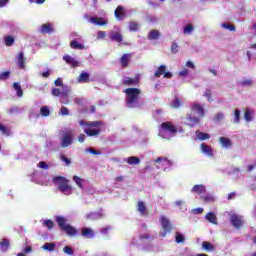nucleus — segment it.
<instances>
[{"mask_svg":"<svg viewBox=\"0 0 256 256\" xmlns=\"http://www.w3.org/2000/svg\"><path fill=\"white\" fill-rule=\"evenodd\" d=\"M123 93H125V104L128 109H136L137 107H140L139 99L141 97V89L139 88H126L123 90Z\"/></svg>","mask_w":256,"mask_h":256,"instance_id":"obj_1","label":"nucleus"},{"mask_svg":"<svg viewBox=\"0 0 256 256\" xmlns=\"http://www.w3.org/2000/svg\"><path fill=\"white\" fill-rule=\"evenodd\" d=\"M79 125H81V127H85L84 133H86L88 137H97L101 135V128H97V127H101V125H103V122L102 121L85 122V120H80Z\"/></svg>","mask_w":256,"mask_h":256,"instance_id":"obj_2","label":"nucleus"},{"mask_svg":"<svg viewBox=\"0 0 256 256\" xmlns=\"http://www.w3.org/2000/svg\"><path fill=\"white\" fill-rule=\"evenodd\" d=\"M52 182L58 185V191L63 195H71L73 187L69 185V180L63 176H55L52 178Z\"/></svg>","mask_w":256,"mask_h":256,"instance_id":"obj_3","label":"nucleus"},{"mask_svg":"<svg viewBox=\"0 0 256 256\" xmlns=\"http://www.w3.org/2000/svg\"><path fill=\"white\" fill-rule=\"evenodd\" d=\"M56 222L59 226V228L66 233L69 237H75L77 235V230L75 227L71 226L70 224H66L67 220H65L62 216L56 217Z\"/></svg>","mask_w":256,"mask_h":256,"instance_id":"obj_4","label":"nucleus"},{"mask_svg":"<svg viewBox=\"0 0 256 256\" xmlns=\"http://www.w3.org/2000/svg\"><path fill=\"white\" fill-rule=\"evenodd\" d=\"M160 133H168L169 135H177V126L171 121L160 124Z\"/></svg>","mask_w":256,"mask_h":256,"instance_id":"obj_5","label":"nucleus"},{"mask_svg":"<svg viewBox=\"0 0 256 256\" xmlns=\"http://www.w3.org/2000/svg\"><path fill=\"white\" fill-rule=\"evenodd\" d=\"M160 223L162 225L163 232H160L161 237H167V233H171L173 230V226L171 225V221L169 218L165 216L160 217Z\"/></svg>","mask_w":256,"mask_h":256,"instance_id":"obj_6","label":"nucleus"},{"mask_svg":"<svg viewBox=\"0 0 256 256\" xmlns=\"http://www.w3.org/2000/svg\"><path fill=\"white\" fill-rule=\"evenodd\" d=\"M230 223L235 229H241L243 225H245V220H243V217L238 214H232L230 216Z\"/></svg>","mask_w":256,"mask_h":256,"instance_id":"obj_7","label":"nucleus"},{"mask_svg":"<svg viewBox=\"0 0 256 256\" xmlns=\"http://www.w3.org/2000/svg\"><path fill=\"white\" fill-rule=\"evenodd\" d=\"M161 75H163L164 79H171V77H173V73L167 72V66L165 65H160L154 72V77H156L157 79H159Z\"/></svg>","mask_w":256,"mask_h":256,"instance_id":"obj_8","label":"nucleus"},{"mask_svg":"<svg viewBox=\"0 0 256 256\" xmlns=\"http://www.w3.org/2000/svg\"><path fill=\"white\" fill-rule=\"evenodd\" d=\"M201 123V118L199 116H193V114L189 113L186 116V122L185 125L187 127H196V125H199Z\"/></svg>","mask_w":256,"mask_h":256,"instance_id":"obj_9","label":"nucleus"},{"mask_svg":"<svg viewBox=\"0 0 256 256\" xmlns=\"http://www.w3.org/2000/svg\"><path fill=\"white\" fill-rule=\"evenodd\" d=\"M16 65L18 69H25V65L27 63V58L25 57L24 52H19L18 55L16 56Z\"/></svg>","mask_w":256,"mask_h":256,"instance_id":"obj_10","label":"nucleus"},{"mask_svg":"<svg viewBox=\"0 0 256 256\" xmlns=\"http://www.w3.org/2000/svg\"><path fill=\"white\" fill-rule=\"evenodd\" d=\"M192 113H197L198 117H205V108L201 106L199 103H194L191 106Z\"/></svg>","mask_w":256,"mask_h":256,"instance_id":"obj_11","label":"nucleus"},{"mask_svg":"<svg viewBox=\"0 0 256 256\" xmlns=\"http://www.w3.org/2000/svg\"><path fill=\"white\" fill-rule=\"evenodd\" d=\"M72 143H73V134H71V132L64 134V136L62 137L61 146L69 147V145H71Z\"/></svg>","mask_w":256,"mask_h":256,"instance_id":"obj_12","label":"nucleus"},{"mask_svg":"<svg viewBox=\"0 0 256 256\" xmlns=\"http://www.w3.org/2000/svg\"><path fill=\"white\" fill-rule=\"evenodd\" d=\"M131 54H123L120 58V65L122 69H127L129 67V63H131Z\"/></svg>","mask_w":256,"mask_h":256,"instance_id":"obj_13","label":"nucleus"},{"mask_svg":"<svg viewBox=\"0 0 256 256\" xmlns=\"http://www.w3.org/2000/svg\"><path fill=\"white\" fill-rule=\"evenodd\" d=\"M81 235L85 239H93V237H95V232L89 227H84L82 228Z\"/></svg>","mask_w":256,"mask_h":256,"instance_id":"obj_14","label":"nucleus"},{"mask_svg":"<svg viewBox=\"0 0 256 256\" xmlns=\"http://www.w3.org/2000/svg\"><path fill=\"white\" fill-rule=\"evenodd\" d=\"M114 15L118 21H123V19H125V8H123V6H117Z\"/></svg>","mask_w":256,"mask_h":256,"instance_id":"obj_15","label":"nucleus"},{"mask_svg":"<svg viewBox=\"0 0 256 256\" xmlns=\"http://www.w3.org/2000/svg\"><path fill=\"white\" fill-rule=\"evenodd\" d=\"M53 31L55 30L53 29V24L51 23L43 24L40 29V32L42 33V35H49L53 33Z\"/></svg>","mask_w":256,"mask_h":256,"instance_id":"obj_16","label":"nucleus"},{"mask_svg":"<svg viewBox=\"0 0 256 256\" xmlns=\"http://www.w3.org/2000/svg\"><path fill=\"white\" fill-rule=\"evenodd\" d=\"M63 59H64V61H66V63L68 65H71L73 68L79 67V61H77L75 58L71 57L69 54L64 55Z\"/></svg>","mask_w":256,"mask_h":256,"instance_id":"obj_17","label":"nucleus"},{"mask_svg":"<svg viewBox=\"0 0 256 256\" xmlns=\"http://www.w3.org/2000/svg\"><path fill=\"white\" fill-rule=\"evenodd\" d=\"M138 211L142 217H147L149 215V211L147 210V206L145 205V202L138 201Z\"/></svg>","mask_w":256,"mask_h":256,"instance_id":"obj_18","label":"nucleus"},{"mask_svg":"<svg viewBox=\"0 0 256 256\" xmlns=\"http://www.w3.org/2000/svg\"><path fill=\"white\" fill-rule=\"evenodd\" d=\"M200 149L204 155H208V157H213V148L205 143L200 145Z\"/></svg>","mask_w":256,"mask_h":256,"instance_id":"obj_19","label":"nucleus"},{"mask_svg":"<svg viewBox=\"0 0 256 256\" xmlns=\"http://www.w3.org/2000/svg\"><path fill=\"white\" fill-rule=\"evenodd\" d=\"M255 115V110L251 108H246L244 112V119L247 121V123H251L253 121V116Z\"/></svg>","mask_w":256,"mask_h":256,"instance_id":"obj_20","label":"nucleus"},{"mask_svg":"<svg viewBox=\"0 0 256 256\" xmlns=\"http://www.w3.org/2000/svg\"><path fill=\"white\" fill-rule=\"evenodd\" d=\"M110 39L116 43H123V35L120 32H111Z\"/></svg>","mask_w":256,"mask_h":256,"instance_id":"obj_21","label":"nucleus"},{"mask_svg":"<svg viewBox=\"0 0 256 256\" xmlns=\"http://www.w3.org/2000/svg\"><path fill=\"white\" fill-rule=\"evenodd\" d=\"M195 135L199 141H207V139H211V134L204 133L199 130L195 132Z\"/></svg>","mask_w":256,"mask_h":256,"instance_id":"obj_22","label":"nucleus"},{"mask_svg":"<svg viewBox=\"0 0 256 256\" xmlns=\"http://www.w3.org/2000/svg\"><path fill=\"white\" fill-rule=\"evenodd\" d=\"M123 85H126V86L139 85V80H138V78L126 77V78H124Z\"/></svg>","mask_w":256,"mask_h":256,"instance_id":"obj_23","label":"nucleus"},{"mask_svg":"<svg viewBox=\"0 0 256 256\" xmlns=\"http://www.w3.org/2000/svg\"><path fill=\"white\" fill-rule=\"evenodd\" d=\"M90 21L91 23H94V25H99L100 27H103V25H107V20L101 17H91Z\"/></svg>","mask_w":256,"mask_h":256,"instance_id":"obj_24","label":"nucleus"},{"mask_svg":"<svg viewBox=\"0 0 256 256\" xmlns=\"http://www.w3.org/2000/svg\"><path fill=\"white\" fill-rule=\"evenodd\" d=\"M89 77H90L89 73L82 72L78 76L77 81H78V83H89Z\"/></svg>","mask_w":256,"mask_h":256,"instance_id":"obj_25","label":"nucleus"},{"mask_svg":"<svg viewBox=\"0 0 256 256\" xmlns=\"http://www.w3.org/2000/svg\"><path fill=\"white\" fill-rule=\"evenodd\" d=\"M219 143L222 145V147H232L233 142H231V139L227 138V137H220L219 138Z\"/></svg>","mask_w":256,"mask_h":256,"instance_id":"obj_26","label":"nucleus"},{"mask_svg":"<svg viewBox=\"0 0 256 256\" xmlns=\"http://www.w3.org/2000/svg\"><path fill=\"white\" fill-rule=\"evenodd\" d=\"M161 37V33H159V30H151L148 34L149 41H155Z\"/></svg>","mask_w":256,"mask_h":256,"instance_id":"obj_27","label":"nucleus"},{"mask_svg":"<svg viewBox=\"0 0 256 256\" xmlns=\"http://www.w3.org/2000/svg\"><path fill=\"white\" fill-rule=\"evenodd\" d=\"M206 221L212 223V225H217V216L213 212L206 214Z\"/></svg>","mask_w":256,"mask_h":256,"instance_id":"obj_28","label":"nucleus"},{"mask_svg":"<svg viewBox=\"0 0 256 256\" xmlns=\"http://www.w3.org/2000/svg\"><path fill=\"white\" fill-rule=\"evenodd\" d=\"M205 186L201 184L194 185L192 188V193H197L198 195H201V193H205Z\"/></svg>","mask_w":256,"mask_h":256,"instance_id":"obj_29","label":"nucleus"},{"mask_svg":"<svg viewBox=\"0 0 256 256\" xmlns=\"http://www.w3.org/2000/svg\"><path fill=\"white\" fill-rule=\"evenodd\" d=\"M202 249L204 251H215V246L209 241H204L202 242Z\"/></svg>","mask_w":256,"mask_h":256,"instance_id":"obj_30","label":"nucleus"},{"mask_svg":"<svg viewBox=\"0 0 256 256\" xmlns=\"http://www.w3.org/2000/svg\"><path fill=\"white\" fill-rule=\"evenodd\" d=\"M9 240L8 239H3L1 242H0V249L3 253L9 251Z\"/></svg>","mask_w":256,"mask_h":256,"instance_id":"obj_31","label":"nucleus"},{"mask_svg":"<svg viewBox=\"0 0 256 256\" xmlns=\"http://www.w3.org/2000/svg\"><path fill=\"white\" fill-rule=\"evenodd\" d=\"M140 163H141V159H139V157H136V156H130L127 159L128 165H139Z\"/></svg>","mask_w":256,"mask_h":256,"instance_id":"obj_32","label":"nucleus"},{"mask_svg":"<svg viewBox=\"0 0 256 256\" xmlns=\"http://www.w3.org/2000/svg\"><path fill=\"white\" fill-rule=\"evenodd\" d=\"M4 43L6 47H12V45L15 43V37L8 35L4 37Z\"/></svg>","mask_w":256,"mask_h":256,"instance_id":"obj_33","label":"nucleus"},{"mask_svg":"<svg viewBox=\"0 0 256 256\" xmlns=\"http://www.w3.org/2000/svg\"><path fill=\"white\" fill-rule=\"evenodd\" d=\"M13 87H14L18 97H23V88H21V85L17 82H14Z\"/></svg>","mask_w":256,"mask_h":256,"instance_id":"obj_34","label":"nucleus"},{"mask_svg":"<svg viewBox=\"0 0 256 256\" xmlns=\"http://www.w3.org/2000/svg\"><path fill=\"white\" fill-rule=\"evenodd\" d=\"M50 114H51V111L49 110L48 106H42L40 108V115L42 117H49Z\"/></svg>","mask_w":256,"mask_h":256,"instance_id":"obj_35","label":"nucleus"},{"mask_svg":"<svg viewBox=\"0 0 256 256\" xmlns=\"http://www.w3.org/2000/svg\"><path fill=\"white\" fill-rule=\"evenodd\" d=\"M71 49H85V46L83 44H79L77 40H72L70 42Z\"/></svg>","mask_w":256,"mask_h":256,"instance_id":"obj_36","label":"nucleus"},{"mask_svg":"<svg viewBox=\"0 0 256 256\" xmlns=\"http://www.w3.org/2000/svg\"><path fill=\"white\" fill-rule=\"evenodd\" d=\"M99 217H101V214H99L98 212H90L89 214H87V219H89L90 221H95L96 219H99Z\"/></svg>","mask_w":256,"mask_h":256,"instance_id":"obj_37","label":"nucleus"},{"mask_svg":"<svg viewBox=\"0 0 256 256\" xmlns=\"http://www.w3.org/2000/svg\"><path fill=\"white\" fill-rule=\"evenodd\" d=\"M42 249H44V251H55V243H45Z\"/></svg>","mask_w":256,"mask_h":256,"instance_id":"obj_38","label":"nucleus"},{"mask_svg":"<svg viewBox=\"0 0 256 256\" xmlns=\"http://www.w3.org/2000/svg\"><path fill=\"white\" fill-rule=\"evenodd\" d=\"M241 122V110L235 109L234 111V123H240Z\"/></svg>","mask_w":256,"mask_h":256,"instance_id":"obj_39","label":"nucleus"},{"mask_svg":"<svg viewBox=\"0 0 256 256\" xmlns=\"http://www.w3.org/2000/svg\"><path fill=\"white\" fill-rule=\"evenodd\" d=\"M193 29H194V27H193V24H187L185 27H184V29H183V33H184V35H189V33H193Z\"/></svg>","mask_w":256,"mask_h":256,"instance_id":"obj_40","label":"nucleus"},{"mask_svg":"<svg viewBox=\"0 0 256 256\" xmlns=\"http://www.w3.org/2000/svg\"><path fill=\"white\" fill-rule=\"evenodd\" d=\"M171 107H173V109H179L181 107V99L175 97L174 101L171 103Z\"/></svg>","mask_w":256,"mask_h":256,"instance_id":"obj_41","label":"nucleus"},{"mask_svg":"<svg viewBox=\"0 0 256 256\" xmlns=\"http://www.w3.org/2000/svg\"><path fill=\"white\" fill-rule=\"evenodd\" d=\"M0 131L2 132V135H7V137H9V135H11V130L6 128L3 124L0 123Z\"/></svg>","mask_w":256,"mask_h":256,"instance_id":"obj_42","label":"nucleus"},{"mask_svg":"<svg viewBox=\"0 0 256 256\" xmlns=\"http://www.w3.org/2000/svg\"><path fill=\"white\" fill-rule=\"evenodd\" d=\"M130 31H139V23L137 22H130L129 23Z\"/></svg>","mask_w":256,"mask_h":256,"instance_id":"obj_43","label":"nucleus"},{"mask_svg":"<svg viewBox=\"0 0 256 256\" xmlns=\"http://www.w3.org/2000/svg\"><path fill=\"white\" fill-rule=\"evenodd\" d=\"M241 87H251L253 81L251 79H246L240 82Z\"/></svg>","mask_w":256,"mask_h":256,"instance_id":"obj_44","label":"nucleus"},{"mask_svg":"<svg viewBox=\"0 0 256 256\" xmlns=\"http://www.w3.org/2000/svg\"><path fill=\"white\" fill-rule=\"evenodd\" d=\"M204 97H206V99H208L209 102L213 101L211 89L207 88L205 90Z\"/></svg>","mask_w":256,"mask_h":256,"instance_id":"obj_45","label":"nucleus"},{"mask_svg":"<svg viewBox=\"0 0 256 256\" xmlns=\"http://www.w3.org/2000/svg\"><path fill=\"white\" fill-rule=\"evenodd\" d=\"M73 181L78 185V187H83V179H81L79 176H73Z\"/></svg>","mask_w":256,"mask_h":256,"instance_id":"obj_46","label":"nucleus"},{"mask_svg":"<svg viewBox=\"0 0 256 256\" xmlns=\"http://www.w3.org/2000/svg\"><path fill=\"white\" fill-rule=\"evenodd\" d=\"M43 225L44 227L51 229L52 227H55V222H53V220H45Z\"/></svg>","mask_w":256,"mask_h":256,"instance_id":"obj_47","label":"nucleus"},{"mask_svg":"<svg viewBox=\"0 0 256 256\" xmlns=\"http://www.w3.org/2000/svg\"><path fill=\"white\" fill-rule=\"evenodd\" d=\"M222 27H224V29H228V31H235V25L234 24H230V23H223Z\"/></svg>","mask_w":256,"mask_h":256,"instance_id":"obj_48","label":"nucleus"},{"mask_svg":"<svg viewBox=\"0 0 256 256\" xmlns=\"http://www.w3.org/2000/svg\"><path fill=\"white\" fill-rule=\"evenodd\" d=\"M10 75H11V72H9V71L2 72L0 74V81H5V80L9 79Z\"/></svg>","mask_w":256,"mask_h":256,"instance_id":"obj_49","label":"nucleus"},{"mask_svg":"<svg viewBox=\"0 0 256 256\" xmlns=\"http://www.w3.org/2000/svg\"><path fill=\"white\" fill-rule=\"evenodd\" d=\"M185 241V236L183 234H180L179 232H176V243H183Z\"/></svg>","mask_w":256,"mask_h":256,"instance_id":"obj_50","label":"nucleus"},{"mask_svg":"<svg viewBox=\"0 0 256 256\" xmlns=\"http://www.w3.org/2000/svg\"><path fill=\"white\" fill-rule=\"evenodd\" d=\"M63 252L66 253V255H73V248H71V246H65Z\"/></svg>","mask_w":256,"mask_h":256,"instance_id":"obj_51","label":"nucleus"},{"mask_svg":"<svg viewBox=\"0 0 256 256\" xmlns=\"http://www.w3.org/2000/svg\"><path fill=\"white\" fill-rule=\"evenodd\" d=\"M179 49V45H177V42H173L171 45V53H173L175 55V53H177V51Z\"/></svg>","mask_w":256,"mask_h":256,"instance_id":"obj_52","label":"nucleus"},{"mask_svg":"<svg viewBox=\"0 0 256 256\" xmlns=\"http://www.w3.org/2000/svg\"><path fill=\"white\" fill-rule=\"evenodd\" d=\"M61 90L59 89V88H53L52 89V95L54 96V97H61Z\"/></svg>","mask_w":256,"mask_h":256,"instance_id":"obj_53","label":"nucleus"},{"mask_svg":"<svg viewBox=\"0 0 256 256\" xmlns=\"http://www.w3.org/2000/svg\"><path fill=\"white\" fill-rule=\"evenodd\" d=\"M61 161H63L64 163H66V165H71V159H69L67 156L65 155H61L60 156Z\"/></svg>","mask_w":256,"mask_h":256,"instance_id":"obj_54","label":"nucleus"},{"mask_svg":"<svg viewBox=\"0 0 256 256\" xmlns=\"http://www.w3.org/2000/svg\"><path fill=\"white\" fill-rule=\"evenodd\" d=\"M105 37H107V32H105V31H98L97 39H105Z\"/></svg>","mask_w":256,"mask_h":256,"instance_id":"obj_55","label":"nucleus"},{"mask_svg":"<svg viewBox=\"0 0 256 256\" xmlns=\"http://www.w3.org/2000/svg\"><path fill=\"white\" fill-rule=\"evenodd\" d=\"M60 115H69V109L65 106H62L60 109Z\"/></svg>","mask_w":256,"mask_h":256,"instance_id":"obj_56","label":"nucleus"},{"mask_svg":"<svg viewBox=\"0 0 256 256\" xmlns=\"http://www.w3.org/2000/svg\"><path fill=\"white\" fill-rule=\"evenodd\" d=\"M38 167H40V169H49V165L45 161L39 162Z\"/></svg>","mask_w":256,"mask_h":256,"instance_id":"obj_57","label":"nucleus"},{"mask_svg":"<svg viewBox=\"0 0 256 256\" xmlns=\"http://www.w3.org/2000/svg\"><path fill=\"white\" fill-rule=\"evenodd\" d=\"M109 231H111V226H106L100 230V233H102L103 235H107Z\"/></svg>","mask_w":256,"mask_h":256,"instance_id":"obj_58","label":"nucleus"},{"mask_svg":"<svg viewBox=\"0 0 256 256\" xmlns=\"http://www.w3.org/2000/svg\"><path fill=\"white\" fill-rule=\"evenodd\" d=\"M54 84H55L56 87H63V80L61 78H57L54 81Z\"/></svg>","mask_w":256,"mask_h":256,"instance_id":"obj_59","label":"nucleus"},{"mask_svg":"<svg viewBox=\"0 0 256 256\" xmlns=\"http://www.w3.org/2000/svg\"><path fill=\"white\" fill-rule=\"evenodd\" d=\"M224 117H225V115L223 113H218V114H216L214 119H215V121H223Z\"/></svg>","mask_w":256,"mask_h":256,"instance_id":"obj_60","label":"nucleus"},{"mask_svg":"<svg viewBox=\"0 0 256 256\" xmlns=\"http://www.w3.org/2000/svg\"><path fill=\"white\" fill-rule=\"evenodd\" d=\"M47 0H29V3H36V5H43Z\"/></svg>","mask_w":256,"mask_h":256,"instance_id":"obj_61","label":"nucleus"},{"mask_svg":"<svg viewBox=\"0 0 256 256\" xmlns=\"http://www.w3.org/2000/svg\"><path fill=\"white\" fill-rule=\"evenodd\" d=\"M7 3H9V0H0V9L7 7Z\"/></svg>","mask_w":256,"mask_h":256,"instance_id":"obj_62","label":"nucleus"},{"mask_svg":"<svg viewBox=\"0 0 256 256\" xmlns=\"http://www.w3.org/2000/svg\"><path fill=\"white\" fill-rule=\"evenodd\" d=\"M85 134H80L79 136H78V141H79V143H85Z\"/></svg>","mask_w":256,"mask_h":256,"instance_id":"obj_63","label":"nucleus"},{"mask_svg":"<svg viewBox=\"0 0 256 256\" xmlns=\"http://www.w3.org/2000/svg\"><path fill=\"white\" fill-rule=\"evenodd\" d=\"M203 201H205V203H209L211 201H213V196H205L203 197Z\"/></svg>","mask_w":256,"mask_h":256,"instance_id":"obj_64","label":"nucleus"}]
</instances>
